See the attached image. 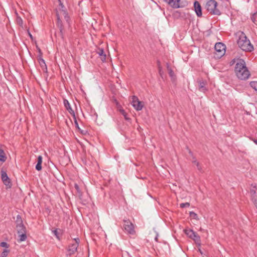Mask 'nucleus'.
<instances>
[{
  "label": "nucleus",
  "mask_w": 257,
  "mask_h": 257,
  "mask_svg": "<svg viewBox=\"0 0 257 257\" xmlns=\"http://www.w3.org/2000/svg\"><path fill=\"white\" fill-rule=\"evenodd\" d=\"M253 142H254L256 144H257V140H254L253 141Z\"/></svg>",
  "instance_id": "nucleus-39"
},
{
  "label": "nucleus",
  "mask_w": 257,
  "mask_h": 257,
  "mask_svg": "<svg viewBox=\"0 0 257 257\" xmlns=\"http://www.w3.org/2000/svg\"><path fill=\"white\" fill-rule=\"evenodd\" d=\"M63 103H64V105L65 106L66 109L73 116V117H75V114L74 111L71 108L69 101L67 99H64Z\"/></svg>",
  "instance_id": "nucleus-14"
},
{
  "label": "nucleus",
  "mask_w": 257,
  "mask_h": 257,
  "mask_svg": "<svg viewBox=\"0 0 257 257\" xmlns=\"http://www.w3.org/2000/svg\"><path fill=\"white\" fill-rule=\"evenodd\" d=\"M192 163H194L196 166L198 170H202V168L199 163L197 161V160L194 157H193Z\"/></svg>",
  "instance_id": "nucleus-22"
},
{
  "label": "nucleus",
  "mask_w": 257,
  "mask_h": 257,
  "mask_svg": "<svg viewBox=\"0 0 257 257\" xmlns=\"http://www.w3.org/2000/svg\"><path fill=\"white\" fill-rule=\"evenodd\" d=\"M96 53L99 55L102 61L104 62L105 61L106 54H105L104 50L102 48H98L96 51Z\"/></svg>",
  "instance_id": "nucleus-15"
},
{
  "label": "nucleus",
  "mask_w": 257,
  "mask_h": 257,
  "mask_svg": "<svg viewBox=\"0 0 257 257\" xmlns=\"http://www.w3.org/2000/svg\"><path fill=\"white\" fill-rule=\"evenodd\" d=\"M26 232H22V233H21V234H19V242L24 241L26 240L27 235H26Z\"/></svg>",
  "instance_id": "nucleus-20"
},
{
  "label": "nucleus",
  "mask_w": 257,
  "mask_h": 257,
  "mask_svg": "<svg viewBox=\"0 0 257 257\" xmlns=\"http://www.w3.org/2000/svg\"><path fill=\"white\" fill-rule=\"evenodd\" d=\"M80 240L79 238H76L74 239V242L70 243L67 249V255H71L74 254L77 250L79 245Z\"/></svg>",
  "instance_id": "nucleus-7"
},
{
  "label": "nucleus",
  "mask_w": 257,
  "mask_h": 257,
  "mask_svg": "<svg viewBox=\"0 0 257 257\" xmlns=\"http://www.w3.org/2000/svg\"><path fill=\"white\" fill-rule=\"evenodd\" d=\"M53 232L54 233V234H55V235H56L57 236V237H58V234H57V229H55L53 231Z\"/></svg>",
  "instance_id": "nucleus-34"
},
{
  "label": "nucleus",
  "mask_w": 257,
  "mask_h": 257,
  "mask_svg": "<svg viewBox=\"0 0 257 257\" xmlns=\"http://www.w3.org/2000/svg\"><path fill=\"white\" fill-rule=\"evenodd\" d=\"M7 157L4 150L0 148V161L5 162L6 161Z\"/></svg>",
  "instance_id": "nucleus-19"
},
{
  "label": "nucleus",
  "mask_w": 257,
  "mask_h": 257,
  "mask_svg": "<svg viewBox=\"0 0 257 257\" xmlns=\"http://www.w3.org/2000/svg\"><path fill=\"white\" fill-rule=\"evenodd\" d=\"M167 68L168 70V73H169L170 76L171 78H173L175 76L174 73L173 72V70L170 67V65L168 63L167 64Z\"/></svg>",
  "instance_id": "nucleus-21"
},
{
  "label": "nucleus",
  "mask_w": 257,
  "mask_h": 257,
  "mask_svg": "<svg viewBox=\"0 0 257 257\" xmlns=\"http://www.w3.org/2000/svg\"><path fill=\"white\" fill-rule=\"evenodd\" d=\"M255 193H256V192H255V190H250V194H251V196L255 195Z\"/></svg>",
  "instance_id": "nucleus-33"
},
{
  "label": "nucleus",
  "mask_w": 257,
  "mask_h": 257,
  "mask_svg": "<svg viewBox=\"0 0 257 257\" xmlns=\"http://www.w3.org/2000/svg\"><path fill=\"white\" fill-rule=\"evenodd\" d=\"M194 10H195L196 15L198 17L202 16V14L201 7L198 2L195 1L194 3Z\"/></svg>",
  "instance_id": "nucleus-13"
},
{
  "label": "nucleus",
  "mask_w": 257,
  "mask_h": 257,
  "mask_svg": "<svg viewBox=\"0 0 257 257\" xmlns=\"http://www.w3.org/2000/svg\"><path fill=\"white\" fill-rule=\"evenodd\" d=\"M59 6L58 9H56V16L57 18V26L59 27L60 32L62 33L63 25L62 19L64 18V20L69 25L70 18L67 13L64 6L60 0H59Z\"/></svg>",
  "instance_id": "nucleus-2"
},
{
  "label": "nucleus",
  "mask_w": 257,
  "mask_h": 257,
  "mask_svg": "<svg viewBox=\"0 0 257 257\" xmlns=\"http://www.w3.org/2000/svg\"><path fill=\"white\" fill-rule=\"evenodd\" d=\"M255 91H256L257 92V89L256 90H255Z\"/></svg>",
  "instance_id": "nucleus-41"
},
{
  "label": "nucleus",
  "mask_w": 257,
  "mask_h": 257,
  "mask_svg": "<svg viewBox=\"0 0 257 257\" xmlns=\"http://www.w3.org/2000/svg\"><path fill=\"white\" fill-rule=\"evenodd\" d=\"M123 228L127 234L134 235L136 233L135 226L129 220H123Z\"/></svg>",
  "instance_id": "nucleus-6"
},
{
  "label": "nucleus",
  "mask_w": 257,
  "mask_h": 257,
  "mask_svg": "<svg viewBox=\"0 0 257 257\" xmlns=\"http://www.w3.org/2000/svg\"><path fill=\"white\" fill-rule=\"evenodd\" d=\"M231 66L235 63V73L237 77L241 80H246L250 76V73L246 67V64L243 59L240 58H234L230 62Z\"/></svg>",
  "instance_id": "nucleus-1"
},
{
  "label": "nucleus",
  "mask_w": 257,
  "mask_h": 257,
  "mask_svg": "<svg viewBox=\"0 0 257 257\" xmlns=\"http://www.w3.org/2000/svg\"><path fill=\"white\" fill-rule=\"evenodd\" d=\"M39 54L38 55V58H42L43 53L40 48H38Z\"/></svg>",
  "instance_id": "nucleus-32"
},
{
  "label": "nucleus",
  "mask_w": 257,
  "mask_h": 257,
  "mask_svg": "<svg viewBox=\"0 0 257 257\" xmlns=\"http://www.w3.org/2000/svg\"><path fill=\"white\" fill-rule=\"evenodd\" d=\"M42 157L39 156L38 157V162L36 166V169L38 171H40L42 169Z\"/></svg>",
  "instance_id": "nucleus-18"
},
{
  "label": "nucleus",
  "mask_w": 257,
  "mask_h": 257,
  "mask_svg": "<svg viewBox=\"0 0 257 257\" xmlns=\"http://www.w3.org/2000/svg\"><path fill=\"white\" fill-rule=\"evenodd\" d=\"M16 21L18 24H19L20 26H23V21L22 19L20 17L17 16Z\"/></svg>",
  "instance_id": "nucleus-25"
},
{
  "label": "nucleus",
  "mask_w": 257,
  "mask_h": 257,
  "mask_svg": "<svg viewBox=\"0 0 257 257\" xmlns=\"http://www.w3.org/2000/svg\"><path fill=\"white\" fill-rule=\"evenodd\" d=\"M189 153L191 155L193 156V153L190 150H189Z\"/></svg>",
  "instance_id": "nucleus-36"
},
{
  "label": "nucleus",
  "mask_w": 257,
  "mask_h": 257,
  "mask_svg": "<svg viewBox=\"0 0 257 257\" xmlns=\"http://www.w3.org/2000/svg\"><path fill=\"white\" fill-rule=\"evenodd\" d=\"M249 85L250 87L253 89L254 90L257 89V81H252L250 82Z\"/></svg>",
  "instance_id": "nucleus-24"
},
{
  "label": "nucleus",
  "mask_w": 257,
  "mask_h": 257,
  "mask_svg": "<svg viewBox=\"0 0 257 257\" xmlns=\"http://www.w3.org/2000/svg\"><path fill=\"white\" fill-rule=\"evenodd\" d=\"M74 187H75V189L77 190V192L78 193H80L81 191H80V189L79 188L78 185L77 184H75Z\"/></svg>",
  "instance_id": "nucleus-31"
},
{
  "label": "nucleus",
  "mask_w": 257,
  "mask_h": 257,
  "mask_svg": "<svg viewBox=\"0 0 257 257\" xmlns=\"http://www.w3.org/2000/svg\"><path fill=\"white\" fill-rule=\"evenodd\" d=\"M73 118H74V124H75V125L76 127L78 129L80 130V128H79V125H78V122L77 121L76 116H75V117H73Z\"/></svg>",
  "instance_id": "nucleus-30"
},
{
  "label": "nucleus",
  "mask_w": 257,
  "mask_h": 257,
  "mask_svg": "<svg viewBox=\"0 0 257 257\" xmlns=\"http://www.w3.org/2000/svg\"><path fill=\"white\" fill-rule=\"evenodd\" d=\"M214 49L215 52L214 57L215 59H220L225 54L226 46L222 43L218 42L216 43Z\"/></svg>",
  "instance_id": "nucleus-5"
},
{
  "label": "nucleus",
  "mask_w": 257,
  "mask_h": 257,
  "mask_svg": "<svg viewBox=\"0 0 257 257\" xmlns=\"http://www.w3.org/2000/svg\"><path fill=\"white\" fill-rule=\"evenodd\" d=\"M1 178L3 183L9 188L11 187L12 184L10 179L9 178L7 172L3 169L1 170Z\"/></svg>",
  "instance_id": "nucleus-11"
},
{
  "label": "nucleus",
  "mask_w": 257,
  "mask_h": 257,
  "mask_svg": "<svg viewBox=\"0 0 257 257\" xmlns=\"http://www.w3.org/2000/svg\"><path fill=\"white\" fill-rule=\"evenodd\" d=\"M155 240H157V237H156V238H155Z\"/></svg>",
  "instance_id": "nucleus-40"
},
{
  "label": "nucleus",
  "mask_w": 257,
  "mask_h": 257,
  "mask_svg": "<svg viewBox=\"0 0 257 257\" xmlns=\"http://www.w3.org/2000/svg\"><path fill=\"white\" fill-rule=\"evenodd\" d=\"M217 3L215 0H209L206 4L205 8L208 12L212 15H220L221 13L217 9Z\"/></svg>",
  "instance_id": "nucleus-4"
},
{
  "label": "nucleus",
  "mask_w": 257,
  "mask_h": 257,
  "mask_svg": "<svg viewBox=\"0 0 257 257\" xmlns=\"http://www.w3.org/2000/svg\"><path fill=\"white\" fill-rule=\"evenodd\" d=\"M238 38L237 41L238 46L242 50L245 52H251L253 51L254 47L245 34L243 32H241L238 33Z\"/></svg>",
  "instance_id": "nucleus-3"
},
{
  "label": "nucleus",
  "mask_w": 257,
  "mask_h": 257,
  "mask_svg": "<svg viewBox=\"0 0 257 257\" xmlns=\"http://www.w3.org/2000/svg\"><path fill=\"white\" fill-rule=\"evenodd\" d=\"M132 104L137 111L141 110L144 106L143 102L140 101L136 96L132 97Z\"/></svg>",
  "instance_id": "nucleus-10"
},
{
  "label": "nucleus",
  "mask_w": 257,
  "mask_h": 257,
  "mask_svg": "<svg viewBox=\"0 0 257 257\" xmlns=\"http://www.w3.org/2000/svg\"><path fill=\"white\" fill-rule=\"evenodd\" d=\"M184 232L189 238L192 239L196 243L199 245L200 244L201 240L200 236L193 230L190 229H186L184 230Z\"/></svg>",
  "instance_id": "nucleus-8"
},
{
  "label": "nucleus",
  "mask_w": 257,
  "mask_h": 257,
  "mask_svg": "<svg viewBox=\"0 0 257 257\" xmlns=\"http://www.w3.org/2000/svg\"><path fill=\"white\" fill-rule=\"evenodd\" d=\"M251 20H252V21L253 22H254V21H255V19L254 18V17H251Z\"/></svg>",
  "instance_id": "nucleus-37"
},
{
  "label": "nucleus",
  "mask_w": 257,
  "mask_h": 257,
  "mask_svg": "<svg viewBox=\"0 0 257 257\" xmlns=\"http://www.w3.org/2000/svg\"><path fill=\"white\" fill-rule=\"evenodd\" d=\"M38 60L39 64H40L42 70L44 72H47V65L45 63L44 60L43 59V58H38Z\"/></svg>",
  "instance_id": "nucleus-16"
},
{
  "label": "nucleus",
  "mask_w": 257,
  "mask_h": 257,
  "mask_svg": "<svg viewBox=\"0 0 257 257\" xmlns=\"http://www.w3.org/2000/svg\"><path fill=\"white\" fill-rule=\"evenodd\" d=\"M16 223V228L18 234H21V233L22 232H26V228L23 224L21 217L19 215H18L17 216Z\"/></svg>",
  "instance_id": "nucleus-9"
},
{
  "label": "nucleus",
  "mask_w": 257,
  "mask_h": 257,
  "mask_svg": "<svg viewBox=\"0 0 257 257\" xmlns=\"http://www.w3.org/2000/svg\"><path fill=\"white\" fill-rule=\"evenodd\" d=\"M10 252V250L9 249H4L3 251L2 252L1 254V257H7L8 255V254Z\"/></svg>",
  "instance_id": "nucleus-23"
},
{
  "label": "nucleus",
  "mask_w": 257,
  "mask_h": 257,
  "mask_svg": "<svg viewBox=\"0 0 257 257\" xmlns=\"http://www.w3.org/2000/svg\"><path fill=\"white\" fill-rule=\"evenodd\" d=\"M159 73L161 75H162V70H161V68H160V69H159Z\"/></svg>",
  "instance_id": "nucleus-35"
},
{
  "label": "nucleus",
  "mask_w": 257,
  "mask_h": 257,
  "mask_svg": "<svg viewBox=\"0 0 257 257\" xmlns=\"http://www.w3.org/2000/svg\"><path fill=\"white\" fill-rule=\"evenodd\" d=\"M190 217H192L194 219L196 220H198L197 214L193 211H191L189 213Z\"/></svg>",
  "instance_id": "nucleus-26"
},
{
  "label": "nucleus",
  "mask_w": 257,
  "mask_h": 257,
  "mask_svg": "<svg viewBox=\"0 0 257 257\" xmlns=\"http://www.w3.org/2000/svg\"><path fill=\"white\" fill-rule=\"evenodd\" d=\"M255 91H256L257 92V89L256 90H255Z\"/></svg>",
  "instance_id": "nucleus-42"
},
{
  "label": "nucleus",
  "mask_w": 257,
  "mask_h": 257,
  "mask_svg": "<svg viewBox=\"0 0 257 257\" xmlns=\"http://www.w3.org/2000/svg\"><path fill=\"white\" fill-rule=\"evenodd\" d=\"M168 4L170 7L177 9L180 8L179 3L180 0H163Z\"/></svg>",
  "instance_id": "nucleus-12"
},
{
  "label": "nucleus",
  "mask_w": 257,
  "mask_h": 257,
  "mask_svg": "<svg viewBox=\"0 0 257 257\" xmlns=\"http://www.w3.org/2000/svg\"><path fill=\"white\" fill-rule=\"evenodd\" d=\"M120 113H121L122 115H123L124 117V118L126 119V120H128V118H127V113L125 111V110L123 109H120Z\"/></svg>",
  "instance_id": "nucleus-28"
},
{
  "label": "nucleus",
  "mask_w": 257,
  "mask_h": 257,
  "mask_svg": "<svg viewBox=\"0 0 257 257\" xmlns=\"http://www.w3.org/2000/svg\"><path fill=\"white\" fill-rule=\"evenodd\" d=\"M206 83L203 81H200L199 82V91L205 92L207 90V89L206 88Z\"/></svg>",
  "instance_id": "nucleus-17"
},
{
  "label": "nucleus",
  "mask_w": 257,
  "mask_h": 257,
  "mask_svg": "<svg viewBox=\"0 0 257 257\" xmlns=\"http://www.w3.org/2000/svg\"><path fill=\"white\" fill-rule=\"evenodd\" d=\"M190 206V203L188 202L186 203H182L180 204V207L181 208H184V207H188Z\"/></svg>",
  "instance_id": "nucleus-29"
},
{
  "label": "nucleus",
  "mask_w": 257,
  "mask_h": 257,
  "mask_svg": "<svg viewBox=\"0 0 257 257\" xmlns=\"http://www.w3.org/2000/svg\"><path fill=\"white\" fill-rule=\"evenodd\" d=\"M0 246L3 247H5V249H8L10 247V245L6 242H2L0 243Z\"/></svg>",
  "instance_id": "nucleus-27"
},
{
  "label": "nucleus",
  "mask_w": 257,
  "mask_h": 257,
  "mask_svg": "<svg viewBox=\"0 0 257 257\" xmlns=\"http://www.w3.org/2000/svg\"><path fill=\"white\" fill-rule=\"evenodd\" d=\"M29 35L30 37V38H32V35H31V34L30 32H29Z\"/></svg>",
  "instance_id": "nucleus-38"
}]
</instances>
